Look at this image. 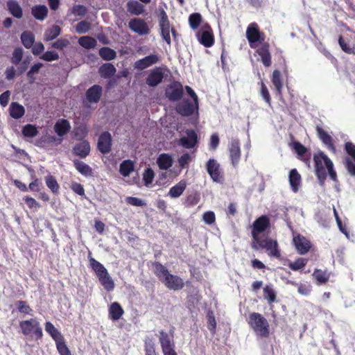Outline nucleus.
I'll return each instance as SVG.
<instances>
[{
  "mask_svg": "<svg viewBox=\"0 0 355 355\" xmlns=\"http://www.w3.org/2000/svg\"><path fill=\"white\" fill-rule=\"evenodd\" d=\"M159 61V58L157 55L151 54L147 55L135 62V68L138 70H144Z\"/></svg>",
  "mask_w": 355,
  "mask_h": 355,
  "instance_id": "nucleus-20",
  "label": "nucleus"
},
{
  "mask_svg": "<svg viewBox=\"0 0 355 355\" xmlns=\"http://www.w3.org/2000/svg\"><path fill=\"white\" fill-rule=\"evenodd\" d=\"M45 182L47 187L53 193H58L59 191L60 186L54 176L49 174L45 178Z\"/></svg>",
  "mask_w": 355,
  "mask_h": 355,
  "instance_id": "nucleus-46",
  "label": "nucleus"
},
{
  "mask_svg": "<svg viewBox=\"0 0 355 355\" xmlns=\"http://www.w3.org/2000/svg\"><path fill=\"white\" fill-rule=\"evenodd\" d=\"M128 26L131 31L139 35H148L150 33L148 24L143 19L133 18L130 19Z\"/></svg>",
  "mask_w": 355,
  "mask_h": 355,
  "instance_id": "nucleus-11",
  "label": "nucleus"
},
{
  "mask_svg": "<svg viewBox=\"0 0 355 355\" xmlns=\"http://www.w3.org/2000/svg\"><path fill=\"white\" fill-rule=\"evenodd\" d=\"M21 42L26 49H31L35 43V35L33 32L25 31L21 34Z\"/></svg>",
  "mask_w": 355,
  "mask_h": 355,
  "instance_id": "nucleus-36",
  "label": "nucleus"
},
{
  "mask_svg": "<svg viewBox=\"0 0 355 355\" xmlns=\"http://www.w3.org/2000/svg\"><path fill=\"white\" fill-rule=\"evenodd\" d=\"M144 352L145 355H159L155 349V344L153 340L147 337L144 340Z\"/></svg>",
  "mask_w": 355,
  "mask_h": 355,
  "instance_id": "nucleus-45",
  "label": "nucleus"
},
{
  "mask_svg": "<svg viewBox=\"0 0 355 355\" xmlns=\"http://www.w3.org/2000/svg\"><path fill=\"white\" fill-rule=\"evenodd\" d=\"M153 267L155 275L163 282V279L169 274L168 269L158 261L153 263Z\"/></svg>",
  "mask_w": 355,
  "mask_h": 355,
  "instance_id": "nucleus-37",
  "label": "nucleus"
},
{
  "mask_svg": "<svg viewBox=\"0 0 355 355\" xmlns=\"http://www.w3.org/2000/svg\"><path fill=\"white\" fill-rule=\"evenodd\" d=\"M184 94L182 85L178 81H174L167 86L165 95L172 102H176L182 99Z\"/></svg>",
  "mask_w": 355,
  "mask_h": 355,
  "instance_id": "nucleus-9",
  "label": "nucleus"
},
{
  "mask_svg": "<svg viewBox=\"0 0 355 355\" xmlns=\"http://www.w3.org/2000/svg\"><path fill=\"white\" fill-rule=\"evenodd\" d=\"M73 153L80 158H85L90 153L89 143L87 140H83L76 144L73 148Z\"/></svg>",
  "mask_w": 355,
  "mask_h": 355,
  "instance_id": "nucleus-22",
  "label": "nucleus"
},
{
  "mask_svg": "<svg viewBox=\"0 0 355 355\" xmlns=\"http://www.w3.org/2000/svg\"><path fill=\"white\" fill-rule=\"evenodd\" d=\"M109 318L112 321L119 320L124 314V310L117 302H112L108 309Z\"/></svg>",
  "mask_w": 355,
  "mask_h": 355,
  "instance_id": "nucleus-25",
  "label": "nucleus"
},
{
  "mask_svg": "<svg viewBox=\"0 0 355 355\" xmlns=\"http://www.w3.org/2000/svg\"><path fill=\"white\" fill-rule=\"evenodd\" d=\"M48 12V8L44 5L35 6L31 8V14L40 21H43L47 17Z\"/></svg>",
  "mask_w": 355,
  "mask_h": 355,
  "instance_id": "nucleus-32",
  "label": "nucleus"
},
{
  "mask_svg": "<svg viewBox=\"0 0 355 355\" xmlns=\"http://www.w3.org/2000/svg\"><path fill=\"white\" fill-rule=\"evenodd\" d=\"M198 40L200 44L205 47H211L214 44V35L213 30L202 31L198 33Z\"/></svg>",
  "mask_w": 355,
  "mask_h": 355,
  "instance_id": "nucleus-24",
  "label": "nucleus"
},
{
  "mask_svg": "<svg viewBox=\"0 0 355 355\" xmlns=\"http://www.w3.org/2000/svg\"><path fill=\"white\" fill-rule=\"evenodd\" d=\"M98 150L103 154H107L112 149V136L107 131L102 132L98 139Z\"/></svg>",
  "mask_w": 355,
  "mask_h": 355,
  "instance_id": "nucleus-12",
  "label": "nucleus"
},
{
  "mask_svg": "<svg viewBox=\"0 0 355 355\" xmlns=\"http://www.w3.org/2000/svg\"><path fill=\"white\" fill-rule=\"evenodd\" d=\"M191 161V156L188 153H184L178 159V164L182 168H187Z\"/></svg>",
  "mask_w": 355,
  "mask_h": 355,
  "instance_id": "nucleus-63",
  "label": "nucleus"
},
{
  "mask_svg": "<svg viewBox=\"0 0 355 355\" xmlns=\"http://www.w3.org/2000/svg\"><path fill=\"white\" fill-rule=\"evenodd\" d=\"M19 327L24 336L33 334L36 340H40L43 336L42 327L37 320L33 318L19 322Z\"/></svg>",
  "mask_w": 355,
  "mask_h": 355,
  "instance_id": "nucleus-5",
  "label": "nucleus"
},
{
  "mask_svg": "<svg viewBox=\"0 0 355 355\" xmlns=\"http://www.w3.org/2000/svg\"><path fill=\"white\" fill-rule=\"evenodd\" d=\"M259 84L261 86V90H260V94L263 98V100L266 101V103L269 105L271 106V97L269 93V91L265 85V83L261 80Z\"/></svg>",
  "mask_w": 355,
  "mask_h": 355,
  "instance_id": "nucleus-56",
  "label": "nucleus"
},
{
  "mask_svg": "<svg viewBox=\"0 0 355 355\" xmlns=\"http://www.w3.org/2000/svg\"><path fill=\"white\" fill-rule=\"evenodd\" d=\"M154 177L155 173L151 168H148L146 170H145L143 175V181L145 186L148 187L149 184H150L153 182Z\"/></svg>",
  "mask_w": 355,
  "mask_h": 355,
  "instance_id": "nucleus-61",
  "label": "nucleus"
},
{
  "mask_svg": "<svg viewBox=\"0 0 355 355\" xmlns=\"http://www.w3.org/2000/svg\"><path fill=\"white\" fill-rule=\"evenodd\" d=\"M89 266L95 272L101 284L107 291H112L114 288V282L108 273L104 266L94 258L89 257Z\"/></svg>",
  "mask_w": 355,
  "mask_h": 355,
  "instance_id": "nucleus-4",
  "label": "nucleus"
},
{
  "mask_svg": "<svg viewBox=\"0 0 355 355\" xmlns=\"http://www.w3.org/2000/svg\"><path fill=\"white\" fill-rule=\"evenodd\" d=\"M263 297L269 304H271L276 301L277 295L271 287L266 286L263 288Z\"/></svg>",
  "mask_w": 355,
  "mask_h": 355,
  "instance_id": "nucleus-53",
  "label": "nucleus"
},
{
  "mask_svg": "<svg viewBox=\"0 0 355 355\" xmlns=\"http://www.w3.org/2000/svg\"><path fill=\"white\" fill-rule=\"evenodd\" d=\"M25 113L24 107L18 103L13 102L10 106V115L15 119H20Z\"/></svg>",
  "mask_w": 355,
  "mask_h": 355,
  "instance_id": "nucleus-40",
  "label": "nucleus"
},
{
  "mask_svg": "<svg viewBox=\"0 0 355 355\" xmlns=\"http://www.w3.org/2000/svg\"><path fill=\"white\" fill-rule=\"evenodd\" d=\"M45 331L51 336L55 342L64 338L63 335L54 327L51 322H45Z\"/></svg>",
  "mask_w": 355,
  "mask_h": 355,
  "instance_id": "nucleus-42",
  "label": "nucleus"
},
{
  "mask_svg": "<svg viewBox=\"0 0 355 355\" xmlns=\"http://www.w3.org/2000/svg\"><path fill=\"white\" fill-rule=\"evenodd\" d=\"M164 79L163 69L156 67L151 70L146 78V83L149 87H155L159 85Z\"/></svg>",
  "mask_w": 355,
  "mask_h": 355,
  "instance_id": "nucleus-14",
  "label": "nucleus"
},
{
  "mask_svg": "<svg viewBox=\"0 0 355 355\" xmlns=\"http://www.w3.org/2000/svg\"><path fill=\"white\" fill-rule=\"evenodd\" d=\"M257 53L261 57V62L265 67H270L272 64L271 55L270 53V44L264 42L257 50Z\"/></svg>",
  "mask_w": 355,
  "mask_h": 355,
  "instance_id": "nucleus-21",
  "label": "nucleus"
},
{
  "mask_svg": "<svg viewBox=\"0 0 355 355\" xmlns=\"http://www.w3.org/2000/svg\"><path fill=\"white\" fill-rule=\"evenodd\" d=\"M134 171V163L130 159L124 160L120 164L119 166V172L120 173L124 176H128L131 172Z\"/></svg>",
  "mask_w": 355,
  "mask_h": 355,
  "instance_id": "nucleus-43",
  "label": "nucleus"
},
{
  "mask_svg": "<svg viewBox=\"0 0 355 355\" xmlns=\"http://www.w3.org/2000/svg\"><path fill=\"white\" fill-rule=\"evenodd\" d=\"M207 171L214 182L222 183L224 180L223 169L214 159H209L206 164Z\"/></svg>",
  "mask_w": 355,
  "mask_h": 355,
  "instance_id": "nucleus-8",
  "label": "nucleus"
},
{
  "mask_svg": "<svg viewBox=\"0 0 355 355\" xmlns=\"http://www.w3.org/2000/svg\"><path fill=\"white\" fill-rule=\"evenodd\" d=\"M230 158L234 166H236L240 161L241 150L240 141L238 139H233L229 147Z\"/></svg>",
  "mask_w": 355,
  "mask_h": 355,
  "instance_id": "nucleus-15",
  "label": "nucleus"
},
{
  "mask_svg": "<svg viewBox=\"0 0 355 355\" xmlns=\"http://www.w3.org/2000/svg\"><path fill=\"white\" fill-rule=\"evenodd\" d=\"M69 41L67 39L61 38L57 40L55 42L51 44V47L58 49L63 50L64 48H66L69 45Z\"/></svg>",
  "mask_w": 355,
  "mask_h": 355,
  "instance_id": "nucleus-62",
  "label": "nucleus"
},
{
  "mask_svg": "<svg viewBox=\"0 0 355 355\" xmlns=\"http://www.w3.org/2000/svg\"><path fill=\"white\" fill-rule=\"evenodd\" d=\"M116 71L115 67L112 63H104L98 69V73L101 77L103 78H110L113 76Z\"/></svg>",
  "mask_w": 355,
  "mask_h": 355,
  "instance_id": "nucleus-30",
  "label": "nucleus"
},
{
  "mask_svg": "<svg viewBox=\"0 0 355 355\" xmlns=\"http://www.w3.org/2000/svg\"><path fill=\"white\" fill-rule=\"evenodd\" d=\"M73 165L76 169L82 175L85 176L92 175L93 173L92 168L85 162L78 159H75L73 161Z\"/></svg>",
  "mask_w": 355,
  "mask_h": 355,
  "instance_id": "nucleus-38",
  "label": "nucleus"
},
{
  "mask_svg": "<svg viewBox=\"0 0 355 355\" xmlns=\"http://www.w3.org/2000/svg\"><path fill=\"white\" fill-rule=\"evenodd\" d=\"M162 283L166 286L167 288L173 291L181 290L184 286V282L180 277L172 275L171 273L165 277Z\"/></svg>",
  "mask_w": 355,
  "mask_h": 355,
  "instance_id": "nucleus-13",
  "label": "nucleus"
},
{
  "mask_svg": "<svg viewBox=\"0 0 355 355\" xmlns=\"http://www.w3.org/2000/svg\"><path fill=\"white\" fill-rule=\"evenodd\" d=\"M207 323H208V328L209 331L214 334L216 329V321L215 319L214 314L212 311H209L207 313Z\"/></svg>",
  "mask_w": 355,
  "mask_h": 355,
  "instance_id": "nucleus-59",
  "label": "nucleus"
},
{
  "mask_svg": "<svg viewBox=\"0 0 355 355\" xmlns=\"http://www.w3.org/2000/svg\"><path fill=\"white\" fill-rule=\"evenodd\" d=\"M159 25L160 26L162 38L168 45H171V40L170 30L171 28L168 19L165 20H159Z\"/></svg>",
  "mask_w": 355,
  "mask_h": 355,
  "instance_id": "nucleus-28",
  "label": "nucleus"
},
{
  "mask_svg": "<svg viewBox=\"0 0 355 355\" xmlns=\"http://www.w3.org/2000/svg\"><path fill=\"white\" fill-rule=\"evenodd\" d=\"M198 110V105L191 102L188 98L183 99L176 105L177 112L183 116H191Z\"/></svg>",
  "mask_w": 355,
  "mask_h": 355,
  "instance_id": "nucleus-10",
  "label": "nucleus"
},
{
  "mask_svg": "<svg viewBox=\"0 0 355 355\" xmlns=\"http://www.w3.org/2000/svg\"><path fill=\"white\" fill-rule=\"evenodd\" d=\"M312 276L315 279L318 285H322L328 282L330 274L327 270H322L321 269H315L313 271Z\"/></svg>",
  "mask_w": 355,
  "mask_h": 355,
  "instance_id": "nucleus-33",
  "label": "nucleus"
},
{
  "mask_svg": "<svg viewBox=\"0 0 355 355\" xmlns=\"http://www.w3.org/2000/svg\"><path fill=\"white\" fill-rule=\"evenodd\" d=\"M22 134L24 137L33 138L37 135L38 130L35 125L27 124L23 128Z\"/></svg>",
  "mask_w": 355,
  "mask_h": 355,
  "instance_id": "nucleus-52",
  "label": "nucleus"
},
{
  "mask_svg": "<svg viewBox=\"0 0 355 355\" xmlns=\"http://www.w3.org/2000/svg\"><path fill=\"white\" fill-rule=\"evenodd\" d=\"M338 44L341 49L345 53L355 55V46H350V45L345 41L341 35L338 38Z\"/></svg>",
  "mask_w": 355,
  "mask_h": 355,
  "instance_id": "nucleus-55",
  "label": "nucleus"
},
{
  "mask_svg": "<svg viewBox=\"0 0 355 355\" xmlns=\"http://www.w3.org/2000/svg\"><path fill=\"white\" fill-rule=\"evenodd\" d=\"M61 33V28L58 25H53L47 28L44 34V40L49 42L57 38Z\"/></svg>",
  "mask_w": 355,
  "mask_h": 355,
  "instance_id": "nucleus-34",
  "label": "nucleus"
},
{
  "mask_svg": "<svg viewBox=\"0 0 355 355\" xmlns=\"http://www.w3.org/2000/svg\"><path fill=\"white\" fill-rule=\"evenodd\" d=\"M308 263V259L305 258H298L294 262H289L288 266L294 271L303 269Z\"/></svg>",
  "mask_w": 355,
  "mask_h": 355,
  "instance_id": "nucleus-48",
  "label": "nucleus"
},
{
  "mask_svg": "<svg viewBox=\"0 0 355 355\" xmlns=\"http://www.w3.org/2000/svg\"><path fill=\"white\" fill-rule=\"evenodd\" d=\"M103 94V87L99 85H94L85 92V99L89 103H98Z\"/></svg>",
  "mask_w": 355,
  "mask_h": 355,
  "instance_id": "nucleus-16",
  "label": "nucleus"
},
{
  "mask_svg": "<svg viewBox=\"0 0 355 355\" xmlns=\"http://www.w3.org/2000/svg\"><path fill=\"white\" fill-rule=\"evenodd\" d=\"M187 136L180 139L179 144L185 148H192L198 143V136L193 130H187Z\"/></svg>",
  "mask_w": 355,
  "mask_h": 355,
  "instance_id": "nucleus-17",
  "label": "nucleus"
},
{
  "mask_svg": "<svg viewBox=\"0 0 355 355\" xmlns=\"http://www.w3.org/2000/svg\"><path fill=\"white\" fill-rule=\"evenodd\" d=\"M159 341L163 355H178L175 351V345L173 336H170L164 330L159 331Z\"/></svg>",
  "mask_w": 355,
  "mask_h": 355,
  "instance_id": "nucleus-6",
  "label": "nucleus"
},
{
  "mask_svg": "<svg viewBox=\"0 0 355 355\" xmlns=\"http://www.w3.org/2000/svg\"><path fill=\"white\" fill-rule=\"evenodd\" d=\"M246 37L251 48H254V43L262 42L265 40V35L259 30L256 22L250 24L246 30Z\"/></svg>",
  "mask_w": 355,
  "mask_h": 355,
  "instance_id": "nucleus-7",
  "label": "nucleus"
},
{
  "mask_svg": "<svg viewBox=\"0 0 355 355\" xmlns=\"http://www.w3.org/2000/svg\"><path fill=\"white\" fill-rule=\"evenodd\" d=\"M315 174L319 184L324 187L329 174V178L335 182H338L336 171L334 170L333 162L322 151L313 155Z\"/></svg>",
  "mask_w": 355,
  "mask_h": 355,
  "instance_id": "nucleus-2",
  "label": "nucleus"
},
{
  "mask_svg": "<svg viewBox=\"0 0 355 355\" xmlns=\"http://www.w3.org/2000/svg\"><path fill=\"white\" fill-rule=\"evenodd\" d=\"M201 22H202V16L200 13L194 12L189 15V23L190 27L192 29H193V30L197 29L200 26Z\"/></svg>",
  "mask_w": 355,
  "mask_h": 355,
  "instance_id": "nucleus-50",
  "label": "nucleus"
},
{
  "mask_svg": "<svg viewBox=\"0 0 355 355\" xmlns=\"http://www.w3.org/2000/svg\"><path fill=\"white\" fill-rule=\"evenodd\" d=\"M87 128L83 125H79L74 129V135L77 140H82L87 137Z\"/></svg>",
  "mask_w": 355,
  "mask_h": 355,
  "instance_id": "nucleus-57",
  "label": "nucleus"
},
{
  "mask_svg": "<svg viewBox=\"0 0 355 355\" xmlns=\"http://www.w3.org/2000/svg\"><path fill=\"white\" fill-rule=\"evenodd\" d=\"M345 150L355 162V144L351 141H347L345 144Z\"/></svg>",
  "mask_w": 355,
  "mask_h": 355,
  "instance_id": "nucleus-64",
  "label": "nucleus"
},
{
  "mask_svg": "<svg viewBox=\"0 0 355 355\" xmlns=\"http://www.w3.org/2000/svg\"><path fill=\"white\" fill-rule=\"evenodd\" d=\"M79 44L85 49H94L96 45V40L89 36H83L78 40Z\"/></svg>",
  "mask_w": 355,
  "mask_h": 355,
  "instance_id": "nucleus-44",
  "label": "nucleus"
},
{
  "mask_svg": "<svg viewBox=\"0 0 355 355\" xmlns=\"http://www.w3.org/2000/svg\"><path fill=\"white\" fill-rule=\"evenodd\" d=\"M247 322L257 337L262 338L269 337V322L261 313L257 312L250 313Z\"/></svg>",
  "mask_w": 355,
  "mask_h": 355,
  "instance_id": "nucleus-3",
  "label": "nucleus"
},
{
  "mask_svg": "<svg viewBox=\"0 0 355 355\" xmlns=\"http://www.w3.org/2000/svg\"><path fill=\"white\" fill-rule=\"evenodd\" d=\"M90 28V23L85 20L80 21L76 26V31L80 34L87 33Z\"/></svg>",
  "mask_w": 355,
  "mask_h": 355,
  "instance_id": "nucleus-58",
  "label": "nucleus"
},
{
  "mask_svg": "<svg viewBox=\"0 0 355 355\" xmlns=\"http://www.w3.org/2000/svg\"><path fill=\"white\" fill-rule=\"evenodd\" d=\"M24 55V50L21 47L15 49L10 59L13 64L17 65L20 63Z\"/></svg>",
  "mask_w": 355,
  "mask_h": 355,
  "instance_id": "nucleus-54",
  "label": "nucleus"
},
{
  "mask_svg": "<svg viewBox=\"0 0 355 355\" xmlns=\"http://www.w3.org/2000/svg\"><path fill=\"white\" fill-rule=\"evenodd\" d=\"M54 129L58 136L63 137L69 132L71 125L69 121L62 119L55 123Z\"/></svg>",
  "mask_w": 355,
  "mask_h": 355,
  "instance_id": "nucleus-27",
  "label": "nucleus"
},
{
  "mask_svg": "<svg viewBox=\"0 0 355 355\" xmlns=\"http://www.w3.org/2000/svg\"><path fill=\"white\" fill-rule=\"evenodd\" d=\"M293 243L298 253L300 254H306L311 248L310 241L307 240L304 236L301 235L295 236L293 238Z\"/></svg>",
  "mask_w": 355,
  "mask_h": 355,
  "instance_id": "nucleus-19",
  "label": "nucleus"
},
{
  "mask_svg": "<svg viewBox=\"0 0 355 355\" xmlns=\"http://www.w3.org/2000/svg\"><path fill=\"white\" fill-rule=\"evenodd\" d=\"M127 10L132 15H139L144 12V6L137 1H130L126 5Z\"/></svg>",
  "mask_w": 355,
  "mask_h": 355,
  "instance_id": "nucleus-35",
  "label": "nucleus"
},
{
  "mask_svg": "<svg viewBox=\"0 0 355 355\" xmlns=\"http://www.w3.org/2000/svg\"><path fill=\"white\" fill-rule=\"evenodd\" d=\"M187 185V183L186 180H180L178 183L170 189L168 191V196L173 198L180 197L186 189Z\"/></svg>",
  "mask_w": 355,
  "mask_h": 355,
  "instance_id": "nucleus-29",
  "label": "nucleus"
},
{
  "mask_svg": "<svg viewBox=\"0 0 355 355\" xmlns=\"http://www.w3.org/2000/svg\"><path fill=\"white\" fill-rule=\"evenodd\" d=\"M316 132L322 142L327 146L330 151L335 153L336 152V149L334 144L333 138L331 135L320 126L316 127Z\"/></svg>",
  "mask_w": 355,
  "mask_h": 355,
  "instance_id": "nucleus-18",
  "label": "nucleus"
},
{
  "mask_svg": "<svg viewBox=\"0 0 355 355\" xmlns=\"http://www.w3.org/2000/svg\"><path fill=\"white\" fill-rule=\"evenodd\" d=\"M271 81L274 85L276 90V93L278 95H282L283 89V80L281 72L275 69L273 71Z\"/></svg>",
  "mask_w": 355,
  "mask_h": 355,
  "instance_id": "nucleus-31",
  "label": "nucleus"
},
{
  "mask_svg": "<svg viewBox=\"0 0 355 355\" xmlns=\"http://www.w3.org/2000/svg\"><path fill=\"white\" fill-rule=\"evenodd\" d=\"M60 355H71V352L66 344L64 338L55 342Z\"/></svg>",
  "mask_w": 355,
  "mask_h": 355,
  "instance_id": "nucleus-49",
  "label": "nucleus"
},
{
  "mask_svg": "<svg viewBox=\"0 0 355 355\" xmlns=\"http://www.w3.org/2000/svg\"><path fill=\"white\" fill-rule=\"evenodd\" d=\"M157 163L161 170H167L173 164L172 157L168 154H161L157 158Z\"/></svg>",
  "mask_w": 355,
  "mask_h": 355,
  "instance_id": "nucleus-39",
  "label": "nucleus"
},
{
  "mask_svg": "<svg viewBox=\"0 0 355 355\" xmlns=\"http://www.w3.org/2000/svg\"><path fill=\"white\" fill-rule=\"evenodd\" d=\"M40 59L47 62H51L54 60H58L59 59V55L56 51H47L42 55L40 56Z\"/></svg>",
  "mask_w": 355,
  "mask_h": 355,
  "instance_id": "nucleus-60",
  "label": "nucleus"
},
{
  "mask_svg": "<svg viewBox=\"0 0 355 355\" xmlns=\"http://www.w3.org/2000/svg\"><path fill=\"white\" fill-rule=\"evenodd\" d=\"M15 305L19 313L26 315H32L33 309L29 304H28L26 301L18 300L16 302Z\"/></svg>",
  "mask_w": 355,
  "mask_h": 355,
  "instance_id": "nucleus-51",
  "label": "nucleus"
},
{
  "mask_svg": "<svg viewBox=\"0 0 355 355\" xmlns=\"http://www.w3.org/2000/svg\"><path fill=\"white\" fill-rule=\"evenodd\" d=\"M7 10L16 19L23 17V10L19 3L15 0H8L6 2Z\"/></svg>",
  "mask_w": 355,
  "mask_h": 355,
  "instance_id": "nucleus-26",
  "label": "nucleus"
},
{
  "mask_svg": "<svg viewBox=\"0 0 355 355\" xmlns=\"http://www.w3.org/2000/svg\"><path fill=\"white\" fill-rule=\"evenodd\" d=\"M294 149L300 156L302 157V160H303L306 164H309L311 156L310 155H309L307 157L305 156V154L307 152V149L304 145L300 142H295L294 144Z\"/></svg>",
  "mask_w": 355,
  "mask_h": 355,
  "instance_id": "nucleus-47",
  "label": "nucleus"
},
{
  "mask_svg": "<svg viewBox=\"0 0 355 355\" xmlns=\"http://www.w3.org/2000/svg\"><path fill=\"white\" fill-rule=\"evenodd\" d=\"M288 180L292 191L294 193H297L301 186L302 177L296 168L290 171Z\"/></svg>",
  "mask_w": 355,
  "mask_h": 355,
  "instance_id": "nucleus-23",
  "label": "nucleus"
},
{
  "mask_svg": "<svg viewBox=\"0 0 355 355\" xmlns=\"http://www.w3.org/2000/svg\"><path fill=\"white\" fill-rule=\"evenodd\" d=\"M98 54L100 57L105 61L112 60L116 57V52L114 49L107 46L101 48L98 51Z\"/></svg>",
  "mask_w": 355,
  "mask_h": 355,
  "instance_id": "nucleus-41",
  "label": "nucleus"
},
{
  "mask_svg": "<svg viewBox=\"0 0 355 355\" xmlns=\"http://www.w3.org/2000/svg\"><path fill=\"white\" fill-rule=\"evenodd\" d=\"M251 227L252 236V248L255 250L265 249L270 257L281 259L282 254L277 241L268 237L264 239H261V234L263 236L268 235L270 223H253Z\"/></svg>",
  "mask_w": 355,
  "mask_h": 355,
  "instance_id": "nucleus-1",
  "label": "nucleus"
}]
</instances>
